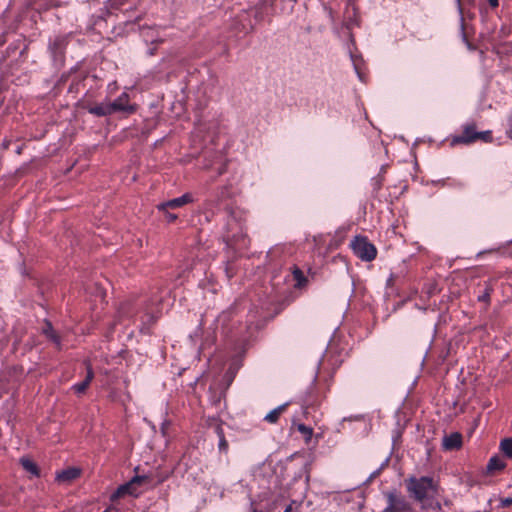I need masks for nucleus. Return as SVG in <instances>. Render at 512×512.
<instances>
[{"instance_id": "nucleus-24", "label": "nucleus", "mask_w": 512, "mask_h": 512, "mask_svg": "<svg viewBox=\"0 0 512 512\" xmlns=\"http://www.w3.org/2000/svg\"><path fill=\"white\" fill-rule=\"evenodd\" d=\"M162 212L165 214V217L168 222H174L178 218L176 214L170 213L168 210Z\"/></svg>"}, {"instance_id": "nucleus-4", "label": "nucleus", "mask_w": 512, "mask_h": 512, "mask_svg": "<svg viewBox=\"0 0 512 512\" xmlns=\"http://www.w3.org/2000/svg\"><path fill=\"white\" fill-rule=\"evenodd\" d=\"M387 506L382 512H412L411 504L396 492L386 494Z\"/></svg>"}, {"instance_id": "nucleus-18", "label": "nucleus", "mask_w": 512, "mask_h": 512, "mask_svg": "<svg viewBox=\"0 0 512 512\" xmlns=\"http://www.w3.org/2000/svg\"><path fill=\"white\" fill-rule=\"evenodd\" d=\"M297 430L303 435L306 442H309L313 435V429L304 424H297Z\"/></svg>"}, {"instance_id": "nucleus-23", "label": "nucleus", "mask_w": 512, "mask_h": 512, "mask_svg": "<svg viewBox=\"0 0 512 512\" xmlns=\"http://www.w3.org/2000/svg\"><path fill=\"white\" fill-rule=\"evenodd\" d=\"M491 291H492V288L491 287H487L485 289L484 294L478 297V300L482 301V302H487L488 303L490 301Z\"/></svg>"}, {"instance_id": "nucleus-19", "label": "nucleus", "mask_w": 512, "mask_h": 512, "mask_svg": "<svg viewBox=\"0 0 512 512\" xmlns=\"http://www.w3.org/2000/svg\"><path fill=\"white\" fill-rule=\"evenodd\" d=\"M44 333L57 345L60 346V338L53 330V327L50 323H47V328L44 330Z\"/></svg>"}, {"instance_id": "nucleus-13", "label": "nucleus", "mask_w": 512, "mask_h": 512, "mask_svg": "<svg viewBox=\"0 0 512 512\" xmlns=\"http://www.w3.org/2000/svg\"><path fill=\"white\" fill-rule=\"evenodd\" d=\"M506 467V462L499 456H493L489 459L487 464V471L492 473L495 471H501Z\"/></svg>"}, {"instance_id": "nucleus-14", "label": "nucleus", "mask_w": 512, "mask_h": 512, "mask_svg": "<svg viewBox=\"0 0 512 512\" xmlns=\"http://www.w3.org/2000/svg\"><path fill=\"white\" fill-rule=\"evenodd\" d=\"M287 404H283L278 406L277 408L270 411L265 417L264 420L269 423H276L279 420L280 415L285 411Z\"/></svg>"}, {"instance_id": "nucleus-7", "label": "nucleus", "mask_w": 512, "mask_h": 512, "mask_svg": "<svg viewBox=\"0 0 512 512\" xmlns=\"http://www.w3.org/2000/svg\"><path fill=\"white\" fill-rule=\"evenodd\" d=\"M110 106L113 113H133L135 111V107L129 104V95L126 92H123L113 102H110Z\"/></svg>"}, {"instance_id": "nucleus-15", "label": "nucleus", "mask_w": 512, "mask_h": 512, "mask_svg": "<svg viewBox=\"0 0 512 512\" xmlns=\"http://www.w3.org/2000/svg\"><path fill=\"white\" fill-rule=\"evenodd\" d=\"M421 504L422 510L432 509L434 511L439 512L442 509L440 502L433 499V494L426 498L423 502H421Z\"/></svg>"}, {"instance_id": "nucleus-2", "label": "nucleus", "mask_w": 512, "mask_h": 512, "mask_svg": "<svg viewBox=\"0 0 512 512\" xmlns=\"http://www.w3.org/2000/svg\"><path fill=\"white\" fill-rule=\"evenodd\" d=\"M407 488L410 494L419 502H423L437 491V485L431 477L411 478Z\"/></svg>"}, {"instance_id": "nucleus-26", "label": "nucleus", "mask_w": 512, "mask_h": 512, "mask_svg": "<svg viewBox=\"0 0 512 512\" xmlns=\"http://www.w3.org/2000/svg\"><path fill=\"white\" fill-rule=\"evenodd\" d=\"M488 4L491 8H497L499 5V0H488Z\"/></svg>"}, {"instance_id": "nucleus-30", "label": "nucleus", "mask_w": 512, "mask_h": 512, "mask_svg": "<svg viewBox=\"0 0 512 512\" xmlns=\"http://www.w3.org/2000/svg\"><path fill=\"white\" fill-rule=\"evenodd\" d=\"M166 427L165 425L162 426V433L165 434Z\"/></svg>"}, {"instance_id": "nucleus-28", "label": "nucleus", "mask_w": 512, "mask_h": 512, "mask_svg": "<svg viewBox=\"0 0 512 512\" xmlns=\"http://www.w3.org/2000/svg\"><path fill=\"white\" fill-rule=\"evenodd\" d=\"M291 511V506H288L286 509H285V512H290Z\"/></svg>"}, {"instance_id": "nucleus-17", "label": "nucleus", "mask_w": 512, "mask_h": 512, "mask_svg": "<svg viewBox=\"0 0 512 512\" xmlns=\"http://www.w3.org/2000/svg\"><path fill=\"white\" fill-rule=\"evenodd\" d=\"M292 273H293V278L296 281L295 286L298 287V288L304 286L305 283L307 282V279L304 276V274L301 271V269H299L298 267H294Z\"/></svg>"}, {"instance_id": "nucleus-21", "label": "nucleus", "mask_w": 512, "mask_h": 512, "mask_svg": "<svg viewBox=\"0 0 512 512\" xmlns=\"http://www.w3.org/2000/svg\"><path fill=\"white\" fill-rule=\"evenodd\" d=\"M131 307H132V305L130 303H124V304L121 305V307L119 309V313L122 316L132 317L133 313L130 311Z\"/></svg>"}, {"instance_id": "nucleus-31", "label": "nucleus", "mask_w": 512, "mask_h": 512, "mask_svg": "<svg viewBox=\"0 0 512 512\" xmlns=\"http://www.w3.org/2000/svg\"><path fill=\"white\" fill-rule=\"evenodd\" d=\"M458 4H460V0H457Z\"/></svg>"}, {"instance_id": "nucleus-12", "label": "nucleus", "mask_w": 512, "mask_h": 512, "mask_svg": "<svg viewBox=\"0 0 512 512\" xmlns=\"http://www.w3.org/2000/svg\"><path fill=\"white\" fill-rule=\"evenodd\" d=\"M20 464L22 465L23 469L25 471H27L28 473H30L32 476H34V477H39L40 476L39 467L31 459H29L27 457H22L20 459Z\"/></svg>"}, {"instance_id": "nucleus-6", "label": "nucleus", "mask_w": 512, "mask_h": 512, "mask_svg": "<svg viewBox=\"0 0 512 512\" xmlns=\"http://www.w3.org/2000/svg\"><path fill=\"white\" fill-rule=\"evenodd\" d=\"M194 201L193 196L191 193H185L182 196L178 198H174L171 200H168L166 202L160 203L157 205V209L159 211H166L169 209H176L180 208L186 204L192 203Z\"/></svg>"}, {"instance_id": "nucleus-25", "label": "nucleus", "mask_w": 512, "mask_h": 512, "mask_svg": "<svg viewBox=\"0 0 512 512\" xmlns=\"http://www.w3.org/2000/svg\"><path fill=\"white\" fill-rule=\"evenodd\" d=\"M512 505V497L501 499V507H509Z\"/></svg>"}, {"instance_id": "nucleus-3", "label": "nucleus", "mask_w": 512, "mask_h": 512, "mask_svg": "<svg viewBox=\"0 0 512 512\" xmlns=\"http://www.w3.org/2000/svg\"><path fill=\"white\" fill-rule=\"evenodd\" d=\"M350 247L353 253L362 261L370 262L377 256V249L375 245L372 244L365 236H355L350 242Z\"/></svg>"}, {"instance_id": "nucleus-11", "label": "nucleus", "mask_w": 512, "mask_h": 512, "mask_svg": "<svg viewBox=\"0 0 512 512\" xmlns=\"http://www.w3.org/2000/svg\"><path fill=\"white\" fill-rule=\"evenodd\" d=\"M94 378V372L90 365H87V373L85 379L79 383H76L72 386V390L77 394H83L89 387L91 381Z\"/></svg>"}, {"instance_id": "nucleus-8", "label": "nucleus", "mask_w": 512, "mask_h": 512, "mask_svg": "<svg viewBox=\"0 0 512 512\" xmlns=\"http://www.w3.org/2000/svg\"><path fill=\"white\" fill-rule=\"evenodd\" d=\"M81 475V469L76 467H69L60 472H57L55 480L60 484H70Z\"/></svg>"}, {"instance_id": "nucleus-5", "label": "nucleus", "mask_w": 512, "mask_h": 512, "mask_svg": "<svg viewBox=\"0 0 512 512\" xmlns=\"http://www.w3.org/2000/svg\"><path fill=\"white\" fill-rule=\"evenodd\" d=\"M146 482H148V476H146V475L133 477L128 483H125V484L119 486L117 488V490L112 493L111 500L115 501V500L123 497L126 494H130V495L134 494L135 493V490H134L135 485H139V484L146 483Z\"/></svg>"}, {"instance_id": "nucleus-27", "label": "nucleus", "mask_w": 512, "mask_h": 512, "mask_svg": "<svg viewBox=\"0 0 512 512\" xmlns=\"http://www.w3.org/2000/svg\"><path fill=\"white\" fill-rule=\"evenodd\" d=\"M150 31V28H142V35L147 38Z\"/></svg>"}, {"instance_id": "nucleus-20", "label": "nucleus", "mask_w": 512, "mask_h": 512, "mask_svg": "<svg viewBox=\"0 0 512 512\" xmlns=\"http://www.w3.org/2000/svg\"><path fill=\"white\" fill-rule=\"evenodd\" d=\"M140 320L143 324H153L157 320V316H155L152 312L146 311L140 316Z\"/></svg>"}, {"instance_id": "nucleus-22", "label": "nucleus", "mask_w": 512, "mask_h": 512, "mask_svg": "<svg viewBox=\"0 0 512 512\" xmlns=\"http://www.w3.org/2000/svg\"><path fill=\"white\" fill-rule=\"evenodd\" d=\"M218 435H219V449L221 451H227L228 449V442L226 441L225 437H224V434L222 432L221 429L218 430Z\"/></svg>"}, {"instance_id": "nucleus-16", "label": "nucleus", "mask_w": 512, "mask_h": 512, "mask_svg": "<svg viewBox=\"0 0 512 512\" xmlns=\"http://www.w3.org/2000/svg\"><path fill=\"white\" fill-rule=\"evenodd\" d=\"M499 448L507 458L512 459V437L501 440Z\"/></svg>"}, {"instance_id": "nucleus-9", "label": "nucleus", "mask_w": 512, "mask_h": 512, "mask_svg": "<svg viewBox=\"0 0 512 512\" xmlns=\"http://www.w3.org/2000/svg\"><path fill=\"white\" fill-rule=\"evenodd\" d=\"M442 446L445 450H456L462 446V435L458 432H453L443 437Z\"/></svg>"}, {"instance_id": "nucleus-29", "label": "nucleus", "mask_w": 512, "mask_h": 512, "mask_svg": "<svg viewBox=\"0 0 512 512\" xmlns=\"http://www.w3.org/2000/svg\"><path fill=\"white\" fill-rule=\"evenodd\" d=\"M112 511H113V509H112V508H107V509H106L105 511H103V512H112Z\"/></svg>"}, {"instance_id": "nucleus-10", "label": "nucleus", "mask_w": 512, "mask_h": 512, "mask_svg": "<svg viewBox=\"0 0 512 512\" xmlns=\"http://www.w3.org/2000/svg\"><path fill=\"white\" fill-rule=\"evenodd\" d=\"M87 111L95 116L103 117L113 114L110 102H102L94 106L86 107Z\"/></svg>"}, {"instance_id": "nucleus-1", "label": "nucleus", "mask_w": 512, "mask_h": 512, "mask_svg": "<svg viewBox=\"0 0 512 512\" xmlns=\"http://www.w3.org/2000/svg\"><path fill=\"white\" fill-rule=\"evenodd\" d=\"M493 140L492 132L490 130L487 131H477L475 123H468L463 126V130L461 134L454 135L451 139V144H471L477 141H481L484 143H490Z\"/></svg>"}]
</instances>
